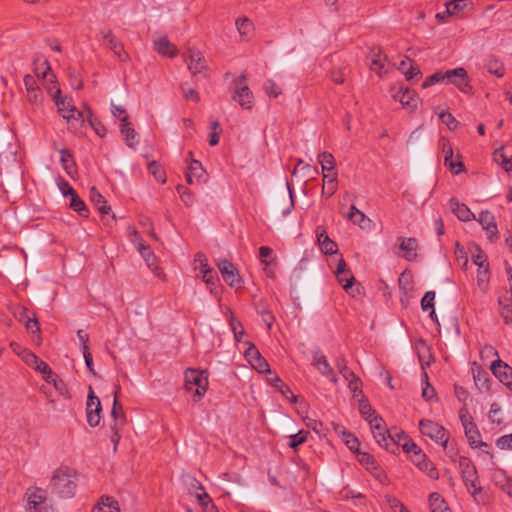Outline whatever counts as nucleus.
<instances>
[{"label":"nucleus","mask_w":512,"mask_h":512,"mask_svg":"<svg viewBox=\"0 0 512 512\" xmlns=\"http://www.w3.org/2000/svg\"><path fill=\"white\" fill-rule=\"evenodd\" d=\"M445 84H453L455 85L461 92L463 93H471L472 86L469 84L467 71L458 67L455 69H449L443 71Z\"/></svg>","instance_id":"nucleus-9"},{"label":"nucleus","mask_w":512,"mask_h":512,"mask_svg":"<svg viewBox=\"0 0 512 512\" xmlns=\"http://www.w3.org/2000/svg\"><path fill=\"white\" fill-rule=\"evenodd\" d=\"M315 232H316L317 242L320 247V250L325 255H333V254L337 253V251H338L337 244L333 240L330 239V237L328 236V234L326 232V229L323 226H318L316 228Z\"/></svg>","instance_id":"nucleus-16"},{"label":"nucleus","mask_w":512,"mask_h":512,"mask_svg":"<svg viewBox=\"0 0 512 512\" xmlns=\"http://www.w3.org/2000/svg\"><path fill=\"white\" fill-rule=\"evenodd\" d=\"M135 245L137 247V250L141 254V256L144 258L145 262L150 266L153 264L155 260V255L149 245H147L143 239H139L137 242H135Z\"/></svg>","instance_id":"nucleus-34"},{"label":"nucleus","mask_w":512,"mask_h":512,"mask_svg":"<svg viewBox=\"0 0 512 512\" xmlns=\"http://www.w3.org/2000/svg\"><path fill=\"white\" fill-rule=\"evenodd\" d=\"M498 304L501 307V316L505 323H509L511 321L510 314L512 313V292L505 291V294L499 297Z\"/></svg>","instance_id":"nucleus-29"},{"label":"nucleus","mask_w":512,"mask_h":512,"mask_svg":"<svg viewBox=\"0 0 512 512\" xmlns=\"http://www.w3.org/2000/svg\"><path fill=\"white\" fill-rule=\"evenodd\" d=\"M85 109L89 125L92 127V129L98 136L104 137L106 135V128L104 124L93 115L89 107H85Z\"/></svg>","instance_id":"nucleus-32"},{"label":"nucleus","mask_w":512,"mask_h":512,"mask_svg":"<svg viewBox=\"0 0 512 512\" xmlns=\"http://www.w3.org/2000/svg\"><path fill=\"white\" fill-rule=\"evenodd\" d=\"M444 82H445V80H444L443 71H437L426 78V80L422 84V87L427 88L429 86H432V85H435L438 83H444Z\"/></svg>","instance_id":"nucleus-50"},{"label":"nucleus","mask_w":512,"mask_h":512,"mask_svg":"<svg viewBox=\"0 0 512 512\" xmlns=\"http://www.w3.org/2000/svg\"><path fill=\"white\" fill-rule=\"evenodd\" d=\"M490 368L500 382L512 390V367L497 358L491 363Z\"/></svg>","instance_id":"nucleus-14"},{"label":"nucleus","mask_w":512,"mask_h":512,"mask_svg":"<svg viewBox=\"0 0 512 512\" xmlns=\"http://www.w3.org/2000/svg\"><path fill=\"white\" fill-rule=\"evenodd\" d=\"M263 88L265 93L270 97L277 98L282 93L281 88L271 79L264 83Z\"/></svg>","instance_id":"nucleus-47"},{"label":"nucleus","mask_w":512,"mask_h":512,"mask_svg":"<svg viewBox=\"0 0 512 512\" xmlns=\"http://www.w3.org/2000/svg\"><path fill=\"white\" fill-rule=\"evenodd\" d=\"M198 268L202 275V279L206 284L214 285L216 283L218 280L217 275L215 271L208 266V264H202Z\"/></svg>","instance_id":"nucleus-36"},{"label":"nucleus","mask_w":512,"mask_h":512,"mask_svg":"<svg viewBox=\"0 0 512 512\" xmlns=\"http://www.w3.org/2000/svg\"><path fill=\"white\" fill-rule=\"evenodd\" d=\"M217 266L222 274L223 279L229 286L234 287L241 282L237 269L233 263L226 259H222L218 262Z\"/></svg>","instance_id":"nucleus-15"},{"label":"nucleus","mask_w":512,"mask_h":512,"mask_svg":"<svg viewBox=\"0 0 512 512\" xmlns=\"http://www.w3.org/2000/svg\"><path fill=\"white\" fill-rule=\"evenodd\" d=\"M235 82L237 86L233 90L232 99L236 101L242 109L252 110L254 106V95L246 84V76L241 75Z\"/></svg>","instance_id":"nucleus-7"},{"label":"nucleus","mask_w":512,"mask_h":512,"mask_svg":"<svg viewBox=\"0 0 512 512\" xmlns=\"http://www.w3.org/2000/svg\"><path fill=\"white\" fill-rule=\"evenodd\" d=\"M90 199L101 214L108 215L111 212V207L107 205L104 196L95 187L90 189Z\"/></svg>","instance_id":"nucleus-27"},{"label":"nucleus","mask_w":512,"mask_h":512,"mask_svg":"<svg viewBox=\"0 0 512 512\" xmlns=\"http://www.w3.org/2000/svg\"><path fill=\"white\" fill-rule=\"evenodd\" d=\"M466 0H451L445 3L446 13L448 15H455L465 8Z\"/></svg>","instance_id":"nucleus-45"},{"label":"nucleus","mask_w":512,"mask_h":512,"mask_svg":"<svg viewBox=\"0 0 512 512\" xmlns=\"http://www.w3.org/2000/svg\"><path fill=\"white\" fill-rule=\"evenodd\" d=\"M439 118L442 120V122L444 124H446V126L450 130H454L457 127V125H458V121L449 112H442V113H440Z\"/></svg>","instance_id":"nucleus-59"},{"label":"nucleus","mask_w":512,"mask_h":512,"mask_svg":"<svg viewBox=\"0 0 512 512\" xmlns=\"http://www.w3.org/2000/svg\"><path fill=\"white\" fill-rule=\"evenodd\" d=\"M336 277L345 291H348V289L352 287L354 276L352 275L351 271L347 269V265L344 259H340L337 264Z\"/></svg>","instance_id":"nucleus-20"},{"label":"nucleus","mask_w":512,"mask_h":512,"mask_svg":"<svg viewBox=\"0 0 512 512\" xmlns=\"http://www.w3.org/2000/svg\"><path fill=\"white\" fill-rule=\"evenodd\" d=\"M494 161L499 164L506 172H512V155L508 157L502 149L493 153Z\"/></svg>","instance_id":"nucleus-33"},{"label":"nucleus","mask_w":512,"mask_h":512,"mask_svg":"<svg viewBox=\"0 0 512 512\" xmlns=\"http://www.w3.org/2000/svg\"><path fill=\"white\" fill-rule=\"evenodd\" d=\"M435 292L427 291L421 300V308L423 311H428L434 308Z\"/></svg>","instance_id":"nucleus-55"},{"label":"nucleus","mask_w":512,"mask_h":512,"mask_svg":"<svg viewBox=\"0 0 512 512\" xmlns=\"http://www.w3.org/2000/svg\"><path fill=\"white\" fill-rule=\"evenodd\" d=\"M70 202L69 207L77 212L82 217H88L89 216V210L85 204V202L78 196V194L75 192L72 195L69 196Z\"/></svg>","instance_id":"nucleus-31"},{"label":"nucleus","mask_w":512,"mask_h":512,"mask_svg":"<svg viewBox=\"0 0 512 512\" xmlns=\"http://www.w3.org/2000/svg\"><path fill=\"white\" fill-rule=\"evenodd\" d=\"M104 44L111 49L114 54L121 60L127 61L129 56L124 50L123 44L113 35L111 31L103 34Z\"/></svg>","instance_id":"nucleus-18"},{"label":"nucleus","mask_w":512,"mask_h":512,"mask_svg":"<svg viewBox=\"0 0 512 512\" xmlns=\"http://www.w3.org/2000/svg\"><path fill=\"white\" fill-rule=\"evenodd\" d=\"M479 223L481 224L482 228L486 230L489 238H492L497 235L498 229L497 225L495 223L494 215L489 211H482L479 214Z\"/></svg>","instance_id":"nucleus-24"},{"label":"nucleus","mask_w":512,"mask_h":512,"mask_svg":"<svg viewBox=\"0 0 512 512\" xmlns=\"http://www.w3.org/2000/svg\"><path fill=\"white\" fill-rule=\"evenodd\" d=\"M197 498L201 504L202 512H218L217 507L213 504L212 500L206 492L198 494Z\"/></svg>","instance_id":"nucleus-39"},{"label":"nucleus","mask_w":512,"mask_h":512,"mask_svg":"<svg viewBox=\"0 0 512 512\" xmlns=\"http://www.w3.org/2000/svg\"><path fill=\"white\" fill-rule=\"evenodd\" d=\"M230 326H231V329L233 331L235 340L239 342L241 340L243 334H244V329H243V326H242L241 322L237 321L232 316L231 320H230Z\"/></svg>","instance_id":"nucleus-58"},{"label":"nucleus","mask_w":512,"mask_h":512,"mask_svg":"<svg viewBox=\"0 0 512 512\" xmlns=\"http://www.w3.org/2000/svg\"><path fill=\"white\" fill-rule=\"evenodd\" d=\"M120 131L124 135L125 142L129 147L134 148L138 144L137 133L132 127L128 116L121 118Z\"/></svg>","instance_id":"nucleus-21"},{"label":"nucleus","mask_w":512,"mask_h":512,"mask_svg":"<svg viewBox=\"0 0 512 512\" xmlns=\"http://www.w3.org/2000/svg\"><path fill=\"white\" fill-rule=\"evenodd\" d=\"M429 503L431 512H435L446 505L445 501L441 498L440 494L436 492L431 493L429 495Z\"/></svg>","instance_id":"nucleus-51"},{"label":"nucleus","mask_w":512,"mask_h":512,"mask_svg":"<svg viewBox=\"0 0 512 512\" xmlns=\"http://www.w3.org/2000/svg\"><path fill=\"white\" fill-rule=\"evenodd\" d=\"M337 189V174L334 172L331 179L327 181V185H323L322 194L331 197Z\"/></svg>","instance_id":"nucleus-49"},{"label":"nucleus","mask_w":512,"mask_h":512,"mask_svg":"<svg viewBox=\"0 0 512 512\" xmlns=\"http://www.w3.org/2000/svg\"><path fill=\"white\" fill-rule=\"evenodd\" d=\"M308 434V431L301 430L296 434L290 435L289 446L295 450L299 445L306 442Z\"/></svg>","instance_id":"nucleus-46"},{"label":"nucleus","mask_w":512,"mask_h":512,"mask_svg":"<svg viewBox=\"0 0 512 512\" xmlns=\"http://www.w3.org/2000/svg\"><path fill=\"white\" fill-rule=\"evenodd\" d=\"M486 67L489 73L494 74L497 77H502L505 74V68L503 64L497 59H489Z\"/></svg>","instance_id":"nucleus-42"},{"label":"nucleus","mask_w":512,"mask_h":512,"mask_svg":"<svg viewBox=\"0 0 512 512\" xmlns=\"http://www.w3.org/2000/svg\"><path fill=\"white\" fill-rule=\"evenodd\" d=\"M459 467L462 475V479L465 483L468 491L476 496L481 493V487L478 479V474L475 465L467 457H460Z\"/></svg>","instance_id":"nucleus-3"},{"label":"nucleus","mask_w":512,"mask_h":512,"mask_svg":"<svg viewBox=\"0 0 512 512\" xmlns=\"http://www.w3.org/2000/svg\"><path fill=\"white\" fill-rule=\"evenodd\" d=\"M419 428L424 436L440 444L444 450L447 449L449 436L443 426L432 420L422 419L419 422Z\"/></svg>","instance_id":"nucleus-5"},{"label":"nucleus","mask_w":512,"mask_h":512,"mask_svg":"<svg viewBox=\"0 0 512 512\" xmlns=\"http://www.w3.org/2000/svg\"><path fill=\"white\" fill-rule=\"evenodd\" d=\"M365 218L366 216L363 212L358 210L355 205H351L350 211L348 213V219L350 221L361 226Z\"/></svg>","instance_id":"nucleus-48"},{"label":"nucleus","mask_w":512,"mask_h":512,"mask_svg":"<svg viewBox=\"0 0 512 512\" xmlns=\"http://www.w3.org/2000/svg\"><path fill=\"white\" fill-rule=\"evenodd\" d=\"M348 380H349L348 387L352 391L353 397H358L359 395H361V393H362L361 380L355 374H354V377H350Z\"/></svg>","instance_id":"nucleus-56"},{"label":"nucleus","mask_w":512,"mask_h":512,"mask_svg":"<svg viewBox=\"0 0 512 512\" xmlns=\"http://www.w3.org/2000/svg\"><path fill=\"white\" fill-rule=\"evenodd\" d=\"M26 497V509L28 512H49V509L45 503V492L41 488L28 489L26 492Z\"/></svg>","instance_id":"nucleus-10"},{"label":"nucleus","mask_w":512,"mask_h":512,"mask_svg":"<svg viewBox=\"0 0 512 512\" xmlns=\"http://www.w3.org/2000/svg\"><path fill=\"white\" fill-rule=\"evenodd\" d=\"M359 462L362 465H365L367 469H375L376 468V462L374 458L368 454V453H359Z\"/></svg>","instance_id":"nucleus-63"},{"label":"nucleus","mask_w":512,"mask_h":512,"mask_svg":"<svg viewBox=\"0 0 512 512\" xmlns=\"http://www.w3.org/2000/svg\"><path fill=\"white\" fill-rule=\"evenodd\" d=\"M185 388L188 391H194L195 397L201 399L208 387V379L202 371L189 368L184 375Z\"/></svg>","instance_id":"nucleus-4"},{"label":"nucleus","mask_w":512,"mask_h":512,"mask_svg":"<svg viewBox=\"0 0 512 512\" xmlns=\"http://www.w3.org/2000/svg\"><path fill=\"white\" fill-rule=\"evenodd\" d=\"M236 27L240 35L247 36L253 30V23L246 17L236 20Z\"/></svg>","instance_id":"nucleus-43"},{"label":"nucleus","mask_w":512,"mask_h":512,"mask_svg":"<svg viewBox=\"0 0 512 512\" xmlns=\"http://www.w3.org/2000/svg\"><path fill=\"white\" fill-rule=\"evenodd\" d=\"M489 269L486 270H478L477 273V286L483 292L487 293L489 289Z\"/></svg>","instance_id":"nucleus-41"},{"label":"nucleus","mask_w":512,"mask_h":512,"mask_svg":"<svg viewBox=\"0 0 512 512\" xmlns=\"http://www.w3.org/2000/svg\"><path fill=\"white\" fill-rule=\"evenodd\" d=\"M399 241H400V249L404 252L403 257L407 261L415 260L417 257V253H416V250L418 247L417 240L412 237H409V238L400 237Z\"/></svg>","instance_id":"nucleus-22"},{"label":"nucleus","mask_w":512,"mask_h":512,"mask_svg":"<svg viewBox=\"0 0 512 512\" xmlns=\"http://www.w3.org/2000/svg\"><path fill=\"white\" fill-rule=\"evenodd\" d=\"M177 191L180 195L182 202L185 204V206L191 207L194 203L193 193L187 187H185L183 185H178Z\"/></svg>","instance_id":"nucleus-44"},{"label":"nucleus","mask_w":512,"mask_h":512,"mask_svg":"<svg viewBox=\"0 0 512 512\" xmlns=\"http://www.w3.org/2000/svg\"><path fill=\"white\" fill-rule=\"evenodd\" d=\"M49 489L61 498H71L76 491V471L70 467H59L52 473Z\"/></svg>","instance_id":"nucleus-1"},{"label":"nucleus","mask_w":512,"mask_h":512,"mask_svg":"<svg viewBox=\"0 0 512 512\" xmlns=\"http://www.w3.org/2000/svg\"><path fill=\"white\" fill-rule=\"evenodd\" d=\"M254 369H256L260 373H268L270 372V366L266 359L261 355L257 356L256 360L251 364Z\"/></svg>","instance_id":"nucleus-52"},{"label":"nucleus","mask_w":512,"mask_h":512,"mask_svg":"<svg viewBox=\"0 0 512 512\" xmlns=\"http://www.w3.org/2000/svg\"><path fill=\"white\" fill-rule=\"evenodd\" d=\"M387 501L393 512H407L406 507L403 503L395 497H388Z\"/></svg>","instance_id":"nucleus-64"},{"label":"nucleus","mask_w":512,"mask_h":512,"mask_svg":"<svg viewBox=\"0 0 512 512\" xmlns=\"http://www.w3.org/2000/svg\"><path fill=\"white\" fill-rule=\"evenodd\" d=\"M155 50L162 56L173 58L177 55L178 51L167 37H161L154 41Z\"/></svg>","instance_id":"nucleus-25"},{"label":"nucleus","mask_w":512,"mask_h":512,"mask_svg":"<svg viewBox=\"0 0 512 512\" xmlns=\"http://www.w3.org/2000/svg\"><path fill=\"white\" fill-rule=\"evenodd\" d=\"M181 91H182L183 97L186 100H190L195 103L200 101L199 93L195 89H193L191 87H187L186 85H181Z\"/></svg>","instance_id":"nucleus-53"},{"label":"nucleus","mask_w":512,"mask_h":512,"mask_svg":"<svg viewBox=\"0 0 512 512\" xmlns=\"http://www.w3.org/2000/svg\"><path fill=\"white\" fill-rule=\"evenodd\" d=\"M473 377L476 385L479 386L481 389L489 388V379L485 371H478L477 373L473 374Z\"/></svg>","instance_id":"nucleus-54"},{"label":"nucleus","mask_w":512,"mask_h":512,"mask_svg":"<svg viewBox=\"0 0 512 512\" xmlns=\"http://www.w3.org/2000/svg\"><path fill=\"white\" fill-rule=\"evenodd\" d=\"M101 411L100 399L94 395L92 387H89V395L87 399V422L91 427L99 425L101 420Z\"/></svg>","instance_id":"nucleus-11"},{"label":"nucleus","mask_w":512,"mask_h":512,"mask_svg":"<svg viewBox=\"0 0 512 512\" xmlns=\"http://www.w3.org/2000/svg\"><path fill=\"white\" fill-rule=\"evenodd\" d=\"M202 164L198 160L191 159L188 171L186 173V180L189 184H193L194 179H200L204 175Z\"/></svg>","instance_id":"nucleus-30"},{"label":"nucleus","mask_w":512,"mask_h":512,"mask_svg":"<svg viewBox=\"0 0 512 512\" xmlns=\"http://www.w3.org/2000/svg\"><path fill=\"white\" fill-rule=\"evenodd\" d=\"M496 446L501 450H512V433L498 438Z\"/></svg>","instance_id":"nucleus-61"},{"label":"nucleus","mask_w":512,"mask_h":512,"mask_svg":"<svg viewBox=\"0 0 512 512\" xmlns=\"http://www.w3.org/2000/svg\"><path fill=\"white\" fill-rule=\"evenodd\" d=\"M359 412L368 422L377 416L369 402L363 398L359 400Z\"/></svg>","instance_id":"nucleus-40"},{"label":"nucleus","mask_w":512,"mask_h":512,"mask_svg":"<svg viewBox=\"0 0 512 512\" xmlns=\"http://www.w3.org/2000/svg\"><path fill=\"white\" fill-rule=\"evenodd\" d=\"M55 88L53 100L58 108V112L64 119L67 120L68 129L72 132H77L85 123V112L78 111L72 104V100L67 97H61V90L59 87Z\"/></svg>","instance_id":"nucleus-2"},{"label":"nucleus","mask_w":512,"mask_h":512,"mask_svg":"<svg viewBox=\"0 0 512 512\" xmlns=\"http://www.w3.org/2000/svg\"><path fill=\"white\" fill-rule=\"evenodd\" d=\"M370 428L376 442L385 449L389 450L395 446V442L386 429L384 421L381 417L375 416L372 420H369Z\"/></svg>","instance_id":"nucleus-8"},{"label":"nucleus","mask_w":512,"mask_h":512,"mask_svg":"<svg viewBox=\"0 0 512 512\" xmlns=\"http://www.w3.org/2000/svg\"><path fill=\"white\" fill-rule=\"evenodd\" d=\"M459 417L464 428L465 435L469 441V444L474 448H487L488 445L480 440L481 435L476 424L473 422L471 415L466 408H462L459 411Z\"/></svg>","instance_id":"nucleus-6"},{"label":"nucleus","mask_w":512,"mask_h":512,"mask_svg":"<svg viewBox=\"0 0 512 512\" xmlns=\"http://www.w3.org/2000/svg\"><path fill=\"white\" fill-rule=\"evenodd\" d=\"M212 133L210 135L209 144L215 146L219 143V135L222 131L218 121H214L211 124Z\"/></svg>","instance_id":"nucleus-60"},{"label":"nucleus","mask_w":512,"mask_h":512,"mask_svg":"<svg viewBox=\"0 0 512 512\" xmlns=\"http://www.w3.org/2000/svg\"><path fill=\"white\" fill-rule=\"evenodd\" d=\"M313 365L318 369V371L325 377H328L331 382L337 383L338 378L336 374L333 372L330 364L328 363L326 357L321 352H315L313 355Z\"/></svg>","instance_id":"nucleus-17"},{"label":"nucleus","mask_w":512,"mask_h":512,"mask_svg":"<svg viewBox=\"0 0 512 512\" xmlns=\"http://www.w3.org/2000/svg\"><path fill=\"white\" fill-rule=\"evenodd\" d=\"M450 208L452 212L461 221H470L474 218V214L470 211L467 205L460 203L456 198L450 199Z\"/></svg>","instance_id":"nucleus-26"},{"label":"nucleus","mask_w":512,"mask_h":512,"mask_svg":"<svg viewBox=\"0 0 512 512\" xmlns=\"http://www.w3.org/2000/svg\"><path fill=\"white\" fill-rule=\"evenodd\" d=\"M318 162L321 165L322 171H333L335 168L334 156L329 152H322L318 155Z\"/></svg>","instance_id":"nucleus-35"},{"label":"nucleus","mask_w":512,"mask_h":512,"mask_svg":"<svg viewBox=\"0 0 512 512\" xmlns=\"http://www.w3.org/2000/svg\"><path fill=\"white\" fill-rule=\"evenodd\" d=\"M410 458L412 463L417 466L419 470L426 473L428 477L438 479L439 473L436 467L428 460L426 454L421 449L414 451V453L410 455Z\"/></svg>","instance_id":"nucleus-13"},{"label":"nucleus","mask_w":512,"mask_h":512,"mask_svg":"<svg viewBox=\"0 0 512 512\" xmlns=\"http://www.w3.org/2000/svg\"><path fill=\"white\" fill-rule=\"evenodd\" d=\"M148 169H149V172L152 173L158 181H160L161 183L166 182L164 172L162 171L160 166L157 164V162L153 161V162L149 163Z\"/></svg>","instance_id":"nucleus-57"},{"label":"nucleus","mask_w":512,"mask_h":512,"mask_svg":"<svg viewBox=\"0 0 512 512\" xmlns=\"http://www.w3.org/2000/svg\"><path fill=\"white\" fill-rule=\"evenodd\" d=\"M22 359L28 366L32 367L36 371L40 369V364H45V362L39 359L37 355L28 350H23Z\"/></svg>","instance_id":"nucleus-38"},{"label":"nucleus","mask_w":512,"mask_h":512,"mask_svg":"<svg viewBox=\"0 0 512 512\" xmlns=\"http://www.w3.org/2000/svg\"><path fill=\"white\" fill-rule=\"evenodd\" d=\"M119 387H117L116 391L114 392V401H113V407L111 411V416L113 418V424H111V429H122L124 425L126 424V415L123 411L122 406L120 405L118 401V392Z\"/></svg>","instance_id":"nucleus-19"},{"label":"nucleus","mask_w":512,"mask_h":512,"mask_svg":"<svg viewBox=\"0 0 512 512\" xmlns=\"http://www.w3.org/2000/svg\"><path fill=\"white\" fill-rule=\"evenodd\" d=\"M27 99L30 104L39 105L43 101V94L40 88L27 92Z\"/></svg>","instance_id":"nucleus-62"},{"label":"nucleus","mask_w":512,"mask_h":512,"mask_svg":"<svg viewBox=\"0 0 512 512\" xmlns=\"http://www.w3.org/2000/svg\"><path fill=\"white\" fill-rule=\"evenodd\" d=\"M92 512H120V508L114 498L102 496Z\"/></svg>","instance_id":"nucleus-28"},{"label":"nucleus","mask_w":512,"mask_h":512,"mask_svg":"<svg viewBox=\"0 0 512 512\" xmlns=\"http://www.w3.org/2000/svg\"><path fill=\"white\" fill-rule=\"evenodd\" d=\"M398 98H399L400 103L404 107H407L409 109H414L417 106V99L415 98L414 94L411 91H409L408 89L403 92H399Z\"/></svg>","instance_id":"nucleus-37"},{"label":"nucleus","mask_w":512,"mask_h":512,"mask_svg":"<svg viewBox=\"0 0 512 512\" xmlns=\"http://www.w3.org/2000/svg\"><path fill=\"white\" fill-rule=\"evenodd\" d=\"M387 56L383 54L380 48H374L371 50V70L377 73L378 75H382L386 72Z\"/></svg>","instance_id":"nucleus-23"},{"label":"nucleus","mask_w":512,"mask_h":512,"mask_svg":"<svg viewBox=\"0 0 512 512\" xmlns=\"http://www.w3.org/2000/svg\"><path fill=\"white\" fill-rule=\"evenodd\" d=\"M184 59L192 75L200 74L207 69L206 59L199 50L189 48L184 54Z\"/></svg>","instance_id":"nucleus-12"}]
</instances>
